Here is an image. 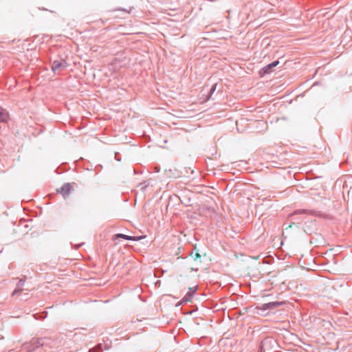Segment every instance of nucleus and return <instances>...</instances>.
Segmentation results:
<instances>
[{
	"label": "nucleus",
	"mask_w": 352,
	"mask_h": 352,
	"mask_svg": "<svg viewBox=\"0 0 352 352\" xmlns=\"http://www.w3.org/2000/svg\"><path fill=\"white\" fill-rule=\"evenodd\" d=\"M67 66V63L64 60L61 61L55 60L52 64V68L54 72H58L62 69H65Z\"/></svg>",
	"instance_id": "f03ea898"
},
{
	"label": "nucleus",
	"mask_w": 352,
	"mask_h": 352,
	"mask_svg": "<svg viewBox=\"0 0 352 352\" xmlns=\"http://www.w3.org/2000/svg\"><path fill=\"white\" fill-rule=\"evenodd\" d=\"M8 119V113L3 109L0 108V122H6Z\"/></svg>",
	"instance_id": "39448f33"
},
{
	"label": "nucleus",
	"mask_w": 352,
	"mask_h": 352,
	"mask_svg": "<svg viewBox=\"0 0 352 352\" xmlns=\"http://www.w3.org/2000/svg\"><path fill=\"white\" fill-rule=\"evenodd\" d=\"M116 237H117V238L120 237V238H122V239H126V240H131V241H139V240H141L142 239H144L145 236H131L125 235V234H118L116 235Z\"/></svg>",
	"instance_id": "20e7f679"
},
{
	"label": "nucleus",
	"mask_w": 352,
	"mask_h": 352,
	"mask_svg": "<svg viewBox=\"0 0 352 352\" xmlns=\"http://www.w3.org/2000/svg\"><path fill=\"white\" fill-rule=\"evenodd\" d=\"M189 290L190 291V292L192 294H194L195 292V291H196V287H190Z\"/></svg>",
	"instance_id": "0eeeda50"
},
{
	"label": "nucleus",
	"mask_w": 352,
	"mask_h": 352,
	"mask_svg": "<svg viewBox=\"0 0 352 352\" xmlns=\"http://www.w3.org/2000/svg\"><path fill=\"white\" fill-rule=\"evenodd\" d=\"M72 190V186L69 184H64L60 189H58L57 191L60 192L64 197L69 195Z\"/></svg>",
	"instance_id": "7ed1b4c3"
},
{
	"label": "nucleus",
	"mask_w": 352,
	"mask_h": 352,
	"mask_svg": "<svg viewBox=\"0 0 352 352\" xmlns=\"http://www.w3.org/2000/svg\"><path fill=\"white\" fill-rule=\"evenodd\" d=\"M201 255L199 252L195 253L192 259L184 258L179 266V277L187 278L189 272H197L201 267Z\"/></svg>",
	"instance_id": "f257e3e1"
},
{
	"label": "nucleus",
	"mask_w": 352,
	"mask_h": 352,
	"mask_svg": "<svg viewBox=\"0 0 352 352\" xmlns=\"http://www.w3.org/2000/svg\"><path fill=\"white\" fill-rule=\"evenodd\" d=\"M180 252V248L179 247L177 250V251L175 252V255H178Z\"/></svg>",
	"instance_id": "6e6552de"
},
{
	"label": "nucleus",
	"mask_w": 352,
	"mask_h": 352,
	"mask_svg": "<svg viewBox=\"0 0 352 352\" xmlns=\"http://www.w3.org/2000/svg\"><path fill=\"white\" fill-rule=\"evenodd\" d=\"M278 64V61L276 60V61H274L272 63L268 65V67L270 68V67H276L277 65Z\"/></svg>",
	"instance_id": "423d86ee"
}]
</instances>
